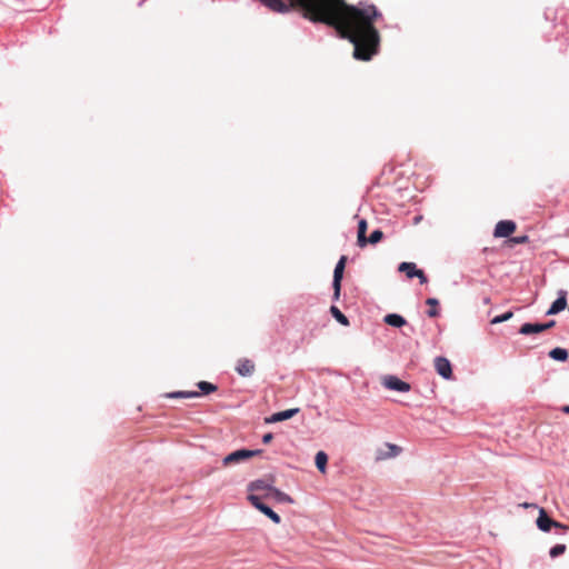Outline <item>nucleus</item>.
Here are the masks:
<instances>
[{
    "label": "nucleus",
    "instance_id": "nucleus-1",
    "mask_svg": "<svg viewBox=\"0 0 569 569\" xmlns=\"http://www.w3.org/2000/svg\"><path fill=\"white\" fill-rule=\"evenodd\" d=\"M274 13L300 9L302 17L333 27L353 44V58L369 61L379 52L380 33L375 23L382 13L373 4L350 6L345 0H256Z\"/></svg>",
    "mask_w": 569,
    "mask_h": 569
},
{
    "label": "nucleus",
    "instance_id": "nucleus-2",
    "mask_svg": "<svg viewBox=\"0 0 569 569\" xmlns=\"http://www.w3.org/2000/svg\"><path fill=\"white\" fill-rule=\"evenodd\" d=\"M536 523L537 527L543 532H548L551 530V528H556L560 529L561 532L563 533L569 529L568 526L551 519L543 508H539V516L537 518Z\"/></svg>",
    "mask_w": 569,
    "mask_h": 569
},
{
    "label": "nucleus",
    "instance_id": "nucleus-3",
    "mask_svg": "<svg viewBox=\"0 0 569 569\" xmlns=\"http://www.w3.org/2000/svg\"><path fill=\"white\" fill-rule=\"evenodd\" d=\"M261 452H262L261 450H249V449L236 450V451L227 455L223 458L222 465H223V467H228L231 465L240 463L244 460H248L250 458L259 456Z\"/></svg>",
    "mask_w": 569,
    "mask_h": 569
},
{
    "label": "nucleus",
    "instance_id": "nucleus-4",
    "mask_svg": "<svg viewBox=\"0 0 569 569\" xmlns=\"http://www.w3.org/2000/svg\"><path fill=\"white\" fill-rule=\"evenodd\" d=\"M346 263H347V257L346 256H341L339 261L337 262V264L335 267V270H333L332 287H333V298L336 300H338L339 297H340L341 281H342V278H343V272H345Z\"/></svg>",
    "mask_w": 569,
    "mask_h": 569
},
{
    "label": "nucleus",
    "instance_id": "nucleus-5",
    "mask_svg": "<svg viewBox=\"0 0 569 569\" xmlns=\"http://www.w3.org/2000/svg\"><path fill=\"white\" fill-rule=\"evenodd\" d=\"M248 500L250 503L258 509L260 512L266 515L270 520H272L274 523H280L281 518L278 513H276L271 508H269L267 505H264L261 501V497L254 493H250L248 496Z\"/></svg>",
    "mask_w": 569,
    "mask_h": 569
},
{
    "label": "nucleus",
    "instance_id": "nucleus-6",
    "mask_svg": "<svg viewBox=\"0 0 569 569\" xmlns=\"http://www.w3.org/2000/svg\"><path fill=\"white\" fill-rule=\"evenodd\" d=\"M516 229L517 224L512 220H501L495 227L493 237L509 238Z\"/></svg>",
    "mask_w": 569,
    "mask_h": 569
},
{
    "label": "nucleus",
    "instance_id": "nucleus-7",
    "mask_svg": "<svg viewBox=\"0 0 569 569\" xmlns=\"http://www.w3.org/2000/svg\"><path fill=\"white\" fill-rule=\"evenodd\" d=\"M382 385L387 389L396 390L399 392H408L411 388L408 382L400 380L396 376H386L382 380Z\"/></svg>",
    "mask_w": 569,
    "mask_h": 569
},
{
    "label": "nucleus",
    "instance_id": "nucleus-8",
    "mask_svg": "<svg viewBox=\"0 0 569 569\" xmlns=\"http://www.w3.org/2000/svg\"><path fill=\"white\" fill-rule=\"evenodd\" d=\"M435 368L438 375L443 377L445 379H450L452 376V369L449 360L443 357H437L435 359Z\"/></svg>",
    "mask_w": 569,
    "mask_h": 569
},
{
    "label": "nucleus",
    "instance_id": "nucleus-9",
    "mask_svg": "<svg viewBox=\"0 0 569 569\" xmlns=\"http://www.w3.org/2000/svg\"><path fill=\"white\" fill-rule=\"evenodd\" d=\"M256 370V365L248 358H241L238 360L236 371L242 377H250Z\"/></svg>",
    "mask_w": 569,
    "mask_h": 569
},
{
    "label": "nucleus",
    "instance_id": "nucleus-10",
    "mask_svg": "<svg viewBox=\"0 0 569 569\" xmlns=\"http://www.w3.org/2000/svg\"><path fill=\"white\" fill-rule=\"evenodd\" d=\"M558 296L559 297L552 302L551 307L548 309V316L557 315L567 307V291L560 290L558 292Z\"/></svg>",
    "mask_w": 569,
    "mask_h": 569
},
{
    "label": "nucleus",
    "instance_id": "nucleus-11",
    "mask_svg": "<svg viewBox=\"0 0 569 569\" xmlns=\"http://www.w3.org/2000/svg\"><path fill=\"white\" fill-rule=\"evenodd\" d=\"M298 411H299L298 408H293V409H288L284 411L276 412V413L264 418V422L266 423H276V422L284 421V420H288V419L292 418L293 416H296L298 413Z\"/></svg>",
    "mask_w": 569,
    "mask_h": 569
},
{
    "label": "nucleus",
    "instance_id": "nucleus-12",
    "mask_svg": "<svg viewBox=\"0 0 569 569\" xmlns=\"http://www.w3.org/2000/svg\"><path fill=\"white\" fill-rule=\"evenodd\" d=\"M273 487L267 483L264 480H256L249 483L248 490L251 492H263L262 497L268 498Z\"/></svg>",
    "mask_w": 569,
    "mask_h": 569
},
{
    "label": "nucleus",
    "instance_id": "nucleus-13",
    "mask_svg": "<svg viewBox=\"0 0 569 569\" xmlns=\"http://www.w3.org/2000/svg\"><path fill=\"white\" fill-rule=\"evenodd\" d=\"M542 331H545L542 323L527 322V323H523L519 329V333L525 335V336L540 333Z\"/></svg>",
    "mask_w": 569,
    "mask_h": 569
},
{
    "label": "nucleus",
    "instance_id": "nucleus-14",
    "mask_svg": "<svg viewBox=\"0 0 569 569\" xmlns=\"http://www.w3.org/2000/svg\"><path fill=\"white\" fill-rule=\"evenodd\" d=\"M385 322L389 326L400 328L406 325V319L397 313H389L385 317Z\"/></svg>",
    "mask_w": 569,
    "mask_h": 569
},
{
    "label": "nucleus",
    "instance_id": "nucleus-15",
    "mask_svg": "<svg viewBox=\"0 0 569 569\" xmlns=\"http://www.w3.org/2000/svg\"><path fill=\"white\" fill-rule=\"evenodd\" d=\"M315 461H316V466H317L318 470L321 473H326V471H327V462H328L327 453L323 452V451L317 452Z\"/></svg>",
    "mask_w": 569,
    "mask_h": 569
},
{
    "label": "nucleus",
    "instance_id": "nucleus-16",
    "mask_svg": "<svg viewBox=\"0 0 569 569\" xmlns=\"http://www.w3.org/2000/svg\"><path fill=\"white\" fill-rule=\"evenodd\" d=\"M368 224L365 219H361L358 223V243L360 247H363L367 244V238H366V231H367Z\"/></svg>",
    "mask_w": 569,
    "mask_h": 569
},
{
    "label": "nucleus",
    "instance_id": "nucleus-17",
    "mask_svg": "<svg viewBox=\"0 0 569 569\" xmlns=\"http://www.w3.org/2000/svg\"><path fill=\"white\" fill-rule=\"evenodd\" d=\"M330 312L339 323H341L342 326H349L348 318L339 310L338 307L331 306Z\"/></svg>",
    "mask_w": 569,
    "mask_h": 569
},
{
    "label": "nucleus",
    "instance_id": "nucleus-18",
    "mask_svg": "<svg viewBox=\"0 0 569 569\" xmlns=\"http://www.w3.org/2000/svg\"><path fill=\"white\" fill-rule=\"evenodd\" d=\"M550 358L558 361H566L569 357L568 351L562 348H555L549 352Z\"/></svg>",
    "mask_w": 569,
    "mask_h": 569
},
{
    "label": "nucleus",
    "instance_id": "nucleus-19",
    "mask_svg": "<svg viewBox=\"0 0 569 569\" xmlns=\"http://www.w3.org/2000/svg\"><path fill=\"white\" fill-rule=\"evenodd\" d=\"M269 497L274 498L279 502H292V499L287 493L280 491L277 488L271 489Z\"/></svg>",
    "mask_w": 569,
    "mask_h": 569
},
{
    "label": "nucleus",
    "instance_id": "nucleus-20",
    "mask_svg": "<svg viewBox=\"0 0 569 569\" xmlns=\"http://www.w3.org/2000/svg\"><path fill=\"white\" fill-rule=\"evenodd\" d=\"M199 396H200V392H198V391H177V392H169L166 395L167 398H196Z\"/></svg>",
    "mask_w": 569,
    "mask_h": 569
},
{
    "label": "nucleus",
    "instance_id": "nucleus-21",
    "mask_svg": "<svg viewBox=\"0 0 569 569\" xmlns=\"http://www.w3.org/2000/svg\"><path fill=\"white\" fill-rule=\"evenodd\" d=\"M426 303L430 306V309L427 311L428 316L435 318L439 315L438 305L439 301L436 298H428Z\"/></svg>",
    "mask_w": 569,
    "mask_h": 569
},
{
    "label": "nucleus",
    "instance_id": "nucleus-22",
    "mask_svg": "<svg viewBox=\"0 0 569 569\" xmlns=\"http://www.w3.org/2000/svg\"><path fill=\"white\" fill-rule=\"evenodd\" d=\"M198 388L200 389L201 393L209 395L214 391H217L218 387L211 382L208 381H200L198 382Z\"/></svg>",
    "mask_w": 569,
    "mask_h": 569
},
{
    "label": "nucleus",
    "instance_id": "nucleus-23",
    "mask_svg": "<svg viewBox=\"0 0 569 569\" xmlns=\"http://www.w3.org/2000/svg\"><path fill=\"white\" fill-rule=\"evenodd\" d=\"M399 271L405 272L406 276L409 278V273H413L415 271H418L416 264L413 262H402L399 264Z\"/></svg>",
    "mask_w": 569,
    "mask_h": 569
},
{
    "label": "nucleus",
    "instance_id": "nucleus-24",
    "mask_svg": "<svg viewBox=\"0 0 569 569\" xmlns=\"http://www.w3.org/2000/svg\"><path fill=\"white\" fill-rule=\"evenodd\" d=\"M387 447H388L389 451L382 456H379L378 459H387V458L396 457L399 455V452L401 450L398 446L392 445V443H388Z\"/></svg>",
    "mask_w": 569,
    "mask_h": 569
},
{
    "label": "nucleus",
    "instance_id": "nucleus-25",
    "mask_svg": "<svg viewBox=\"0 0 569 569\" xmlns=\"http://www.w3.org/2000/svg\"><path fill=\"white\" fill-rule=\"evenodd\" d=\"M383 238V232L379 229L373 230L370 237L367 239V243L376 244Z\"/></svg>",
    "mask_w": 569,
    "mask_h": 569
},
{
    "label": "nucleus",
    "instance_id": "nucleus-26",
    "mask_svg": "<svg viewBox=\"0 0 569 569\" xmlns=\"http://www.w3.org/2000/svg\"><path fill=\"white\" fill-rule=\"evenodd\" d=\"M528 241H529L528 236H518V237L509 238L507 243L509 244V247H512L513 244H522V243H527Z\"/></svg>",
    "mask_w": 569,
    "mask_h": 569
},
{
    "label": "nucleus",
    "instance_id": "nucleus-27",
    "mask_svg": "<svg viewBox=\"0 0 569 569\" xmlns=\"http://www.w3.org/2000/svg\"><path fill=\"white\" fill-rule=\"evenodd\" d=\"M566 549H567L566 545H561V543L556 545L549 551L550 557L556 558V557L565 553Z\"/></svg>",
    "mask_w": 569,
    "mask_h": 569
},
{
    "label": "nucleus",
    "instance_id": "nucleus-28",
    "mask_svg": "<svg viewBox=\"0 0 569 569\" xmlns=\"http://www.w3.org/2000/svg\"><path fill=\"white\" fill-rule=\"evenodd\" d=\"M513 316V313L511 311H508L501 316H497L495 317L492 320H491V323H500V322H503V321H507L509 319H511Z\"/></svg>",
    "mask_w": 569,
    "mask_h": 569
},
{
    "label": "nucleus",
    "instance_id": "nucleus-29",
    "mask_svg": "<svg viewBox=\"0 0 569 569\" xmlns=\"http://www.w3.org/2000/svg\"><path fill=\"white\" fill-rule=\"evenodd\" d=\"M413 277L419 278L420 283H426L428 281L425 272L421 269H419L418 271H415L413 273H409V279H411Z\"/></svg>",
    "mask_w": 569,
    "mask_h": 569
},
{
    "label": "nucleus",
    "instance_id": "nucleus-30",
    "mask_svg": "<svg viewBox=\"0 0 569 569\" xmlns=\"http://www.w3.org/2000/svg\"><path fill=\"white\" fill-rule=\"evenodd\" d=\"M272 438H273L272 433H266V435L262 437V442H263V443H266V445H268V443H270V442H271Z\"/></svg>",
    "mask_w": 569,
    "mask_h": 569
},
{
    "label": "nucleus",
    "instance_id": "nucleus-31",
    "mask_svg": "<svg viewBox=\"0 0 569 569\" xmlns=\"http://www.w3.org/2000/svg\"><path fill=\"white\" fill-rule=\"evenodd\" d=\"M542 325H543V329H545V331H546V330H548V329H550V328L555 327L556 321H555V320H551V321H549V322H547V323H542Z\"/></svg>",
    "mask_w": 569,
    "mask_h": 569
},
{
    "label": "nucleus",
    "instance_id": "nucleus-32",
    "mask_svg": "<svg viewBox=\"0 0 569 569\" xmlns=\"http://www.w3.org/2000/svg\"><path fill=\"white\" fill-rule=\"evenodd\" d=\"M523 508H531V507H537L535 503H528V502H525L521 505Z\"/></svg>",
    "mask_w": 569,
    "mask_h": 569
},
{
    "label": "nucleus",
    "instance_id": "nucleus-33",
    "mask_svg": "<svg viewBox=\"0 0 569 569\" xmlns=\"http://www.w3.org/2000/svg\"><path fill=\"white\" fill-rule=\"evenodd\" d=\"M561 411L569 415V406H563Z\"/></svg>",
    "mask_w": 569,
    "mask_h": 569
}]
</instances>
